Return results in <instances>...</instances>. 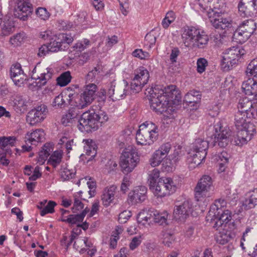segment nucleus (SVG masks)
Instances as JSON below:
<instances>
[{
	"label": "nucleus",
	"mask_w": 257,
	"mask_h": 257,
	"mask_svg": "<svg viewBox=\"0 0 257 257\" xmlns=\"http://www.w3.org/2000/svg\"><path fill=\"white\" fill-rule=\"evenodd\" d=\"M162 97L165 98L166 103L162 106V122L169 124L172 122L173 112L175 106L181 101V96L180 91L176 86L170 85L162 89Z\"/></svg>",
	"instance_id": "1"
},
{
	"label": "nucleus",
	"mask_w": 257,
	"mask_h": 257,
	"mask_svg": "<svg viewBox=\"0 0 257 257\" xmlns=\"http://www.w3.org/2000/svg\"><path fill=\"white\" fill-rule=\"evenodd\" d=\"M181 39L184 46L191 49H203L209 41L208 36L202 29L194 26L184 27Z\"/></svg>",
	"instance_id": "2"
},
{
	"label": "nucleus",
	"mask_w": 257,
	"mask_h": 257,
	"mask_svg": "<svg viewBox=\"0 0 257 257\" xmlns=\"http://www.w3.org/2000/svg\"><path fill=\"white\" fill-rule=\"evenodd\" d=\"M108 119L104 111L100 108H93L92 112L86 111L81 115L79 119L78 128L82 132L94 131L98 128L100 123L107 121Z\"/></svg>",
	"instance_id": "3"
},
{
	"label": "nucleus",
	"mask_w": 257,
	"mask_h": 257,
	"mask_svg": "<svg viewBox=\"0 0 257 257\" xmlns=\"http://www.w3.org/2000/svg\"><path fill=\"white\" fill-rule=\"evenodd\" d=\"M158 136V126L152 122L146 121L140 125L136 139L138 145H151L157 140Z\"/></svg>",
	"instance_id": "4"
},
{
	"label": "nucleus",
	"mask_w": 257,
	"mask_h": 257,
	"mask_svg": "<svg viewBox=\"0 0 257 257\" xmlns=\"http://www.w3.org/2000/svg\"><path fill=\"white\" fill-rule=\"evenodd\" d=\"M140 161L136 148L129 146L123 151L120 158V166L124 173L133 171Z\"/></svg>",
	"instance_id": "5"
},
{
	"label": "nucleus",
	"mask_w": 257,
	"mask_h": 257,
	"mask_svg": "<svg viewBox=\"0 0 257 257\" xmlns=\"http://www.w3.org/2000/svg\"><path fill=\"white\" fill-rule=\"evenodd\" d=\"M256 24L252 20H247L242 22L234 32L233 38L237 43H243L246 41L254 33Z\"/></svg>",
	"instance_id": "6"
},
{
	"label": "nucleus",
	"mask_w": 257,
	"mask_h": 257,
	"mask_svg": "<svg viewBox=\"0 0 257 257\" xmlns=\"http://www.w3.org/2000/svg\"><path fill=\"white\" fill-rule=\"evenodd\" d=\"M53 75L52 69L47 68L42 70L39 66H37L32 71V79L35 81L31 85L36 88V90L40 89L51 80Z\"/></svg>",
	"instance_id": "7"
},
{
	"label": "nucleus",
	"mask_w": 257,
	"mask_h": 257,
	"mask_svg": "<svg viewBox=\"0 0 257 257\" xmlns=\"http://www.w3.org/2000/svg\"><path fill=\"white\" fill-rule=\"evenodd\" d=\"M243 51L239 47H232L226 49L222 53L221 65L224 70L231 69L237 64L239 58L243 54Z\"/></svg>",
	"instance_id": "8"
},
{
	"label": "nucleus",
	"mask_w": 257,
	"mask_h": 257,
	"mask_svg": "<svg viewBox=\"0 0 257 257\" xmlns=\"http://www.w3.org/2000/svg\"><path fill=\"white\" fill-rule=\"evenodd\" d=\"M226 202L222 199L215 200L208 212V217H218L223 222L226 224L231 219V212L228 210H225ZM215 219L216 218H214Z\"/></svg>",
	"instance_id": "9"
},
{
	"label": "nucleus",
	"mask_w": 257,
	"mask_h": 257,
	"mask_svg": "<svg viewBox=\"0 0 257 257\" xmlns=\"http://www.w3.org/2000/svg\"><path fill=\"white\" fill-rule=\"evenodd\" d=\"M214 145L217 144L221 148L225 147L228 144L231 131L229 127L222 122L219 121L214 125Z\"/></svg>",
	"instance_id": "10"
},
{
	"label": "nucleus",
	"mask_w": 257,
	"mask_h": 257,
	"mask_svg": "<svg viewBox=\"0 0 257 257\" xmlns=\"http://www.w3.org/2000/svg\"><path fill=\"white\" fill-rule=\"evenodd\" d=\"M149 78L148 71L143 67L135 71V76L131 83V89L134 93H138L147 83Z\"/></svg>",
	"instance_id": "11"
},
{
	"label": "nucleus",
	"mask_w": 257,
	"mask_h": 257,
	"mask_svg": "<svg viewBox=\"0 0 257 257\" xmlns=\"http://www.w3.org/2000/svg\"><path fill=\"white\" fill-rule=\"evenodd\" d=\"M213 188V180L208 175H203L195 188V197L197 201L208 196V192Z\"/></svg>",
	"instance_id": "12"
},
{
	"label": "nucleus",
	"mask_w": 257,
	"mask_h": 257,
	"mask_svg": "<svg viewBox=\"0 0 257 257\" xmlns=\"http://www.w3.org/2000/svg\"><path fill=\"white\" fill-rule=\"evenodd\" d=\"M137 220L143 225L151 223L152 221L159 223L161 221V214L159 211L154 208L143 209L138 214Z\"/></svg>",
	"instance_id": "13"
},
{
	"label": "nucleus",
	"mask_w": 257,
	"mask_h": 257,
	"mask_svg": "<svg viewBox=\"0 0 257 257\" xmlns=\"http://www.w3.org/2000/svg\"><path fill=\"white\" fill-rule=\"evenodd\" d=\"M97 89V86L94 83L86 85L83 93L80 96L77 106L82 109L90 104L94 99Z\"/></svg>",
	"instance_id": "14"
},
{
	"label": "nucleus",
	"mask_w": 257,
	"mask_h": 257,
	"mask_svg": "<svg viewBox=\"0 0 257 257\" xmlns=\"http://www.w3.org/2000/svg\"><path fill=\"white\" fill-rule=\"evenodd\" d=\"M48 113L47 106L44 104L37 106L28 113V119L31 125L43 121L46 117Z\"/></svg>",
	"instance_id": "15"
},
{
	"label": "nucleus",
	"mask_w": 257,
	"mask_h": 257,
	"mask_svg": "<svg viewBox=\"0 0 257 257\" xmlns=\"http://www.w3.org/2000/svg\"><path fill=\"white\" fill-rule=\"evenodd\" d=\"M126 87V85L122 84L116 85L115 80H113L109 84L107 94L113 101L119 100L128 94Z\"/></svg>",
	"instance_id": "16"
},
{
	"label": "nucleus",
	"mask_w": 257,
	"mask_h": 257,
	"mask_svg": "<svg viewBox=\"0 0 257 257\" xmlns=\"http://www.w3.org/2000/svg\"><path fill=\"white\" fill-rule=\"evenodd\" d=\"M257 0H240L238 4V13L242 17L257 14Z\"/></svg>",
	"instance_id": "17"
},
{
	"label": "nucleus",
	"mask_w": 257,
	"mask_h": 257,
	"mask_svg": "<svg viewBox=\"0 0 257 257\" xmlns=\"http://www.w3.org/2000/svg\"><path fill=\"white\" fill-rule=\"evenodd\" d=\"M150 94V103L151 108L154 111L161 113V88L159 85H155L147 90Z\"/></svg>",
	"instance_id": "18"
},
{
	"label": "nucleus",
	"mask_w": 257,
	"mask_h": 257,
	"mask_svg": "<svg viewBox=\"0 0 257 257\" xmlns=\"http://www.w3.org/2000/svg\"><path fill=\"white\" fill-rule=\"evenodd\" d=\"M10 76L15 84L20 86L27 79L20 64L15 63L10 68Z\"/></svg>",
	"instance_id": "19"
},
{
	"label": "nucleus",
	"mask_w": 257,
	"mask_h": 257,
	"mask_svg": "<svg viewBox=\"0 0 257 257\" xmlns=\"http://www.w3.org/2000/svg\"><path fill=\"white\" fill-rule=\"evenodd\" d=\"M32 11L33 8L29 0H19L15 12V16L21 20L25 21Z\"/></svg>",
	"instance_id": "20"
},
{
	"label": "nucleus",
	"mask_w": 257,
	"mask_h": 257,
	"mask_svg": "<svg viewBox=\"0 0 257 257\" xmlns=\"http://www.w3.org/2000/svg\"><path fill=\"white\" fill-rule=\"evenodd\" d=\"M84 150L85 154L81 155L82 160L85 159L86 163H88L92 161L95 158L97 154V146L95 143L91 139L84 140Z\"/></svg>",
	"instance_id": "21"
},
{
	"label": "nucleus",
	"mask_w": 257,
	"mask_h": 257,
	"mask_svg": "<svg viewBox=\"0 0 257 257\" xmlns=\"http://www.w3.org/2000/svg\"><path fill=\"white\" fill-rule=\"evenodd\" d=\"M191 206L192 204L189 200H185L181 205L176 206L174 210L175 218L184 221L189 216Z\"/></svg>",
	"instance_id": "22"
},
{
	"label": "nucleus",
	"mask_w": 257,
	"mask_h": 257,
	"mask_svg": "<svg viewBox=\"0 0 257 257\" xmlns=\"http://www.w3.org/2000/svg\"><path fill=\"white\" fill-rule=\"evenodd\" d=\"M147 188L145 186H139L128 194V202L130 204L134 205L144 201L146 198Z\"/></svg>",
	"instance_id": "23"
},
{
	"label": "nucleus",
	"mask_w": 257,
	"mask_h": 257,
	"mask_svg": "<svg viewBox=\"0 0 257 257\" xmlns=\"http://www.w3.org/2000/svg\"><path fill=\"white\" fill-rule=\"evenodd\" d=\"M252 76L243 82L241 88L246 95H253V98L255 99L257 94V74Z\"/></svg>",
	"instance_id": "24"
},
{
	"label": "nucleus",
	"mask_w": 257,
	"mask_h": 257,
	"mask_svg": "<svg viewBox=\"0 0 257 257\" xmlns=\"http://www.w3.org/2000/svg\"><path fill=\"white\" fill-rule=\"evenodd\" d=\"M163 182V192L162 193V198L169 196L174 194L177 190V186L175 181L170 177L162 178Z\"/></svg>",
	"instance_id": "25"
},
{
	"label": "nucleus",
	"mask_w": 257,
	"mask_h": 257,
	"mask_svg": "<svg viewBox=\"0 0 257 257\" xmlns=\"http://www.w3.org/2000/svg\"><path fill=\"white\" fill-rule=\"evenodd\" d=\"M116 189V187L115 186H111L103 190L101 195V200L104 206L107 207L112 202L114 199Z\"/></svg>",
	"instance_id": "26"
},
{
	"label": "nucleus",
	"mask_w": 257,
	"mask_h": 257,
	"mask_svg": "<svg viewBox=\"0 0 257 257\" xmlns=\"http://www.w3.org/2000/svg\"><path fill=\"white\" fill-rule=\"evenodd\" d=\"M210 21L212 26L217 29L225 30L232 26V21L229 19L218 16L217 18H211Z\"/></svg>",
	"instance_id": "27"
},
{
	"label": "nucleus",
	"mask_w": 257,
	"mask_h": 257,
	"mask_svg": "<svg viewBox=\"0 0 257 257\" xmlns=\"http://www.w3.org/2000/svg\"><path fill=\"white\" fill-rule=\"evenodd\" d=\"M190 156L188 158V162L189 163V167L190 169L195 168L200 165L202 161H203L207 155V153L203 152L202 154L190 152Z\"/></svg>",
	"instance_id": "28"
},
{
	"label": "nucleus",
	"mask_w": 257,
	"mask_h": 257,
	"mask_svg": "<svg viewBox=\"0 0 257 257\" xmlns=\"http://www.w3.org/2000/svg\"><path fill=\"white\" fill-rule=\"evenodd\" d=\"M149 181L150 189L155 196L159 197L160 196V192L161 191V187L159 184L161 182V177L160 175H149Z\"/></svg>",
	"instance_id": "29"
},
{
	"label": "nucleus",
	"mask_w": 257,
	"mask_h": 257,
	"mask_svg": "<svg viewBox=\"0 0 257 257\" xmlns=\"http://www.w3.org/2000/svg\"><path fill=\"white\" fill-rule=\"evenodd\" d=\"M257 204V188L249 191L246 195L243 205L246 208L254 207Z\"/></svg>",
	"instance_id": "30"
},
{
	"label": "nucleus",
	"mask_w": 257,
	"mask_h": 257,
	"mask_svg": "<svg viewBox=\"0 0 257 257\" xmlns=\"http://www.w3.org/2000/svg\"><path fill=\"white\" fill-rule=\"evenodd\" d=\"M208 142L202 139H197L195 140L190 152L202 154L203 152L207 153L208 148Z\"/></svg>",
	"instance_id": "31"
},
{
	"label": "nucleus",
	"mask_w": 257,
	"mask_h": 257,
	"mask_svg": "<svg viewBox=\"0 0 257 257\" xmlns=\"http://www.w3.org/2000/svg\"><path fill=\"white\" fill-rule=\"evenodd\" d=\"M44 137V132L42 129L36 130L30 134H27L25 139L31 145H36L37 143L40 142Z\"/></svg>",
	"instance_id": "32"
},
{
	"label": "nucleus",
	"mask_w": 257,
	"mask_h": 257,
	"mask_svg": "<svg viewBox=\"0 0 257 257\" xmlns=\"http://www.w3.org/2000/svg\"><path fill=\"white\" fill-rule=\"evenodd\" d=\"M237 130L238 132L236 137L235 138V142L237 145L241 146L251 140L252 136L249 135L243 128Z\"/></svg>",
	"instance_id": "33"
},
{
	"label": "nucleus",
	"mask_w": 257,
	"mask_h": 257,
	"mask_svg": "<svg viewBox=\"0 0 257 257\" xmlns=\"http://www.w3.org/2000/svg\"><path fill=\"white\" fill-rule=\"evenodd\" d=\"M247 113L237 111L234 116L235 124L237 129H242L245 124L248 122L247 119L248 117Z\"/></svg>",
	"instance_id": "34"
},
{
	"label": "nucleus",
	"mask_w": 257,
	"mask_h": 257,
	"mask_svg": "<svg viewBox=\"0 0 257 257\" xmlns=\"http://www.w3.org/2000/svg\"><path fill=\"white\" fill-rule=\"evenodd\" d=\"M159 30L160 28L153 30L146 35L144 41L145 45L151 48L155 44L157 38L160 35Z\"/></svg>",
	"instance_id": "35"
},
{
	"label": "nucleus",
	"mask_w": 257,
	"mask_h": 257,
	"mask_svg": "<svg viewBox=\"0 0 257 257\" xmlns=\"http://www.w3.org/2000/svg\"><path fill=\"white\" fill-rule=\"evenodd\" d=\"M253 102L254 100H251L246 97L239 99L237 105L238 111L247 113Z\"/></svg>",
	"instance_id": "36"
},
{
	"label": "nucleus",
	"mask_w": 257,
	"mask_h": 257,
	"mask_svg": "<svg viewBox=\"0 0 257 257\" xmlns=\"http://www.w3.org/2000/svg\"><path fill=\"white\" fill-rule=\"evenodd\" d=\"M201 97V95L200 91L192 90L185 94L184 101L186 103H196L200 101Z\"/></svg>",
	"instance_id": "37"
},
{
	"label": "nucleus",
	"mask_w": 257,
	"mask_h": 257,
	"mask_svg": "<svg viewBox=\"0 0 257 257\" xmlns=\"http://www.w3.org/2000/svg\"><path fill=\"white\" fill-rule=\"evenodd\" d=\"M77 113L73 109H69L67 112L64 114L61 118V123L65 126L71 123L73 119L76 117Z\"/></svg>",
	"instance_id": "38"
},
{
	"label": "nucleus",
	"mask_w": 257,
	"mask_h": 257,
	"mask_svg": "<svg viewBox=\"0 0 257 257\" xmlns=\"http://www.w3.org/2000/svg\"><path fill=\"white\" fill-rule=\"evenodd\" d=\"M72 77L69 71L62 73L57 78V84L60 86H65L70 82Z\"/></svg>",
	"instance_id": "39"
},
{
	"label": "nucleus",
	"mask_w": 257,
	"mask_h": 257,
	"mask_svg": "<svg viewBox=\"0 0 257 257\" xmlns=\"http://www.w3.org/2000/svg\"><path fill=\"white\" fill-rule=\"evenodd\" d=\"M59 175L62 181H66L72 178L74 174L73 171L68 169V166L64 164L61 166Z\"/></svg>",
	"instance_id": "40"
},
{
	"label": "nucleus",
	"mask_w": 257,
	"mask_h": 257,
	"mask_svg": "<svg viewBox=\"0 0 257 257\" xmlns=\"http://www.w3.org/2000/svg\"><path fill=\"white\" fill-rule=\"evenodd\" d=\"M62 153L60 151H55L50 157L48 163L56 168L62 161Z\"/></svg>",
	"instance_id": "41"
},
{
	"label": "nucleus",
	"mask_w": 257,
	"mask_h": 257,
	"mask_svg": "<svg viewBox=\"0 0 257 257\" xmlns=\"http://www.w3.org/2000/svg\"><path fill=\"white\" fill-rule=\"evenodd\" d=\"M176 163L170 157H167L162 160V171L172 172L174 169Z\"/></svg>",
	"instance_id": "42"
},
{
	"label": "nucleus",
	"mask_w": 257,
	"mask_h": 257,
	"mask_svg": "<svg viewBox=\"0 0 257 257\" xmlns=\"http://www.w3.org/2000/svg\"><path fill=\"white\" fill-rule=\"evenodd\" d=\"M16 138L14 137L0 138V148L4 149L8 146H14L16 142Z\"/></svg>",
	"instance_id": "43"
},
{
	"label": "nucleus",
	"mask_w": 257,
	"mask_h": 257,
	"mask_svg": "<svg viewBox=\"0 0 257 257\" xmlns=\"http://www.w3.org/2000/svg\"><path fill=\"white\" fill-rule=\"evenodd\" d=\"M245 73L248 76L257 74V57L252 60L248 64Z\"/></svg>",
	"instance_id": "44"
},
{
	"label": "nucleus",
	"mask_w": 257,
	"mask_h": 257,
	"mask_svg": "<svg viewBox=\"0 0 257 257\" xmlns=\"http://www.w3.org/2000/svg\"><path fill=\"white\" fill-rule=\"evenodd\" d=\"M26 38L25 33H19L14 35L10 39V42L14 46H19L24 42Z\"/></svg>",
	"instance_id": "45"
},
{
	"label": "nucleus",
	"mask_w": 257,
	"mask_h": 257,
	"mask_svg": "<svg viewBox=\"0 0 257 257\" xmlns=\"http://www.w3.org/2000/svg\"><path fill=\"white\" fill-rule=\"evenodd\" d=\"M162 239H163V243L165 246L170 247L174 241V237L173 235V231L169 230L167 233H164L163 234V237H162Z\"/></svg>",
	"instance_id": "46"
},
{
	"label": "nucleus",
	"mask_w": 257,
	"mask_h": 257,
	"mask_svg": "<svg viewBox=\"0 0 257 257\" xmlns=\"http://www.w3.org/2000/svg\"><path fill=\"white\" fill-rule=\"evenodd\" d=\"M175 19L174 13L172 11L169 12L166 14L165 17L162 21V25L164 28L166 29L174 21Z\"/></svg>",
	"instance_id": "47"
},
{
	"label": "nucleus",
	"mask_w": 257,
	"mask_h": 257,
	"mask_svg": "<svg viewBox=\"0 0 257 257\" xmlns=\"http://www.w3.org/2000/svg\"><path fill=\"white\" fill-rule=\"evenodd\" d=\"M52 151L51 145L50 144H46L41 151L39 152V158L41 160H46L49 156L50 152Z\"/></svg>",
	"instance_id": "48"
},
{
	"label": "nucleus",
	"mask_w": 257,
	"mask_h": 257,
	"mask_svg": "<svg viewBox=\"0 0 257 257\" xmlns=\"http://www.w3.org/2000/svg\"><path fill=\"white\" fill-rule=\"evenodd\" d=\"M101 71V68L100 66H98L94 68L93 70L89 71L86 76L85 79L86 82H92L95 78L98 75Z\"/></svg>",
	"instance_id": "49"
},
{
	"label": "nucleus",
	"mask_w": 257,
	"mask_h": 257,
	"mask_svg": "<svg viewBox=\"0 0 257 257\" xmlns=\"http://www.w3.org/2000/svg\"><path fill=\"white\" fill-rule=\"evenodd\" d=\"M66 95L64 96L62 94H60L57 96L53 101V106L55 108H62L65 107L66 105V102L64 97H66Z\"/></svg>",
	"instance_id": "50"
},
{
	"label": "nucleus",
	"mask_w": 257,
	"mask_h": 257,
	"mask_svg": "<svg viewBox=\"0 0 257 257\" xmlns=\"http://www.w3.org/2000/svg\"><path fill=\"white\" fill-rule=\"evenodd\" d=\"M56 205L55 202L50 201L40 211V215L44 216L48 213H52L54 212V207Z\"/></svg>",
	"instance_id": "51"
},
{
	"label": "nucleus",
	"mask_w": 257,
	"mask_h": 257,
	"mask_svg": "<svg viewBox=\"0 0 257 257\" xmlns=\"http://www.w3.org/2000/svg\"><path fill=\"white\" fill-rule=\"evenodd\" d=\"M83 220L80 214H71L67 218L62 219L61 221L71 224H75L78 222H82Z\"/></svg>",
	"instance_id": "52"
},
{
	"label": "nucleus",
	"mask_w": 257,
	"mask_h": 257,
	"mask_svg": "<svg viewBox=\"0 0 257 257\" xmlns=\"http://www.w3.org/2000/svg\"><path fill=\"white\" fill-rule=\"evenodd\" d=\"M132 55L134 57L138 58L141 60H148L150 57L149 53L147 51H143L141 49H137L135 50L132 53Z\"/></svg>",
	"instance_id": "53"
},
{
	"label": "nucleus",
	"mask_w": 257,
	"mask_h": 257,
	"mask_svg": "<svg viewBox=\"0 0 257 257\" xmlns=\"http://www.w3.org/2000/svg\"><path fill=\"white\" fill-rule=\"evenodd\" d=\"M14 103L21 110L22 109H25L27 106L28 101L23 96L18 95L14 99Z\"/></svg>",
	"instance_id": "54"
},
{
	"label": "nucleus",
	"mask_w": 257,
	"mask_h": 257,
	"mask_svg": "<svg viewBox=\"0 0 257 257\" xmlns=\"http://www.w3.org/2000/svg\"><path fill=\"white\" fill-rule=\"evenodd\" d=\"M53 39H52L51 41L48 45L50 49V52H55L62 50V45L61 44V42L59 40H58V38H56L54 40H53Z\"/></svg>",
	"instance_id": "55"
},
{
	"label": "nucleus",
	"mask_w": 257,
	"mask_h": 257,
	"mask_svg": "<svg viewBox=\"0 0 257 257\" xmlns=\"http://www.w3.org/2000/svg\"><path fill=\"white\" fill-rule=\"evenodd\" d=\"M161 164V151L158 149L153 154L150 160V164L153 167L158 166Z\"/></svg>",
	"instance_id": "56"
},
{
	"label": "nucleus",
	"mask_w": 257,
	"mask_h": 257,
	"mask_svg": "<svg viewBox=\"0 0 257 257\" xmlns=\"http://www.w3.org/2000/svg\"><path fill=\"white\" fill-rule=\"evenodd\" d=\"M13 27L8 21H5L1 27V34L3 36H6L10 35L12 31Z\"/></svg>",
	"instance_id": "57"
},
{
	"label": "nucleus",
	"mask_w": 257,
	"mask_h": 257,
	"mask_svg": "<svg viewBox=\"0 0 257 257\" xmlns=\"http://www.w3.org/2000/svg\"><path fill=\"white\" fill-rule=\"evenodd\" d=\"M207 61L203 58H199L197 61V71L201 74L205 71L206 67L207 66Z\"/></svg>",
	"instance_id": "58"
},
{
	"label": "nucleus",
	"mask_w": 257,
	"mask_h": 257,
	"mask_svg": "<svg viewBox=\"0 0 257 257\" xmlns=\"http://www.w3.org/2000/svg\"><path fill=\"white\" fill-rule=\"evenodd\" d=\"M58 40L61 42V45L65 43L69 44L73 42V38L70 35L62 33L59 35Z\"/></svg>",
	"instance_id": "59"
},
{
	"label": "nucleus",
	"mask_w": 257,
	"mask_h": 257,
	"mask_svg": "<svg viewBox=\"0 0 257 257\" xmlns=\"http://www.w3.org/2000/svg\"><path fill=\"white\" fill-rule=\"evenodd\" d=\"M142 241V238L141 235L133 237L129 244L130 248L132 250L135 249L141 244Z\"/></svg>",
	"instance_id": "60"
},
{
	"label": "nucleus",
	"mask_w": 257,
	"mask_h": 257,
	"mask_svg": "<svg viewBox=\"0 0 257 257\" xmlns=\"http://www.w3.org/2000/svg\"><path fill=\"white\" fill-rule=\"evenodd\" d=\"M37 16L41 19L43 20H47L49 17V13L45 8H39L36 12Z\"/></svg>",
	"instance_id": "61"
},
{
	"label": "nucleus",
	"mask_w": 257,
	"mask_h": 257,
	"mask_svg": "<svg viewBox=\"0 0 257 257\" xmlns=\"http://www.w3.org/2000/svg\"><path fill=\"white\" fill-rule=\"evenodd\" d=\"M181 148L180 147H178L174 150L173 153L168 157H170L174 162L176 163L178 161L180 160L182 156Z\"/></svg>",
	"instance_id": "62"
},
{
	"label": "nucleus",
	"mask_w": 257,
	"mask_h": 257,
	"mask_svg": "<svg viewBox=\"0 0 257 257\" xmlns=\"http://www.w3.org/2000/svg\"><path fill=\"white\" fill-rule=\"evenodd\" d=\"M230 239V237L226 234L219 233L216 236V240L217 243L224 245L227 243Z\"/></svg>",
	"instance_id": "63"
},
{
	"label": "nucleus",
	"mask_w": 257,
	"mask_h": 257,
	"mask_svg": "<svg viewBox=\"0 0 257 257\" xmlns=\"http://www.w3.org/2000/svg\"><path fill=\"white\" fill-rule=\"evenodd\" d=\"M248 117L257 119V100L254 99V102L252 103L251 108L249 110L247 113Z\"/></svg>",
	"instance_id": "64"
}]
</instances>
